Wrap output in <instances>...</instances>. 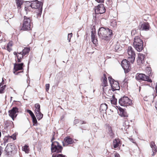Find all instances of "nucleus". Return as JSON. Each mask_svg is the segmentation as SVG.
Returning <instances> with one entry per match:
<instances>
[{
    "label": "nucleus",
    "instance_id": "obj_15",
    "mask_svg": "<svg viewBox=\"0 0 157 157\" xmlns=\"http://www.w3.org/2000/svg\"><path fill=\"white\" fill-rule=\"evenodd\" d=\"M150 26L147 22L141 23L140 24L138 28L140 30L147 31L149 30Z\"/></svg>",
    "mask_w": 157,
    "mask_h": 157
},
{
    "label": "nucleus",
    "instance_id": "obj_57",
    "mask_svg": "<svg viewBox=\"0 0 157 157\" xmlns=\"http://www.w3.org/2000/svg\"><path fill=\"white\" fill-rule=\"evenodd\" d=\"M131 142H133V141H131Z\"/></svg>",
    "mask_w": 157,
    "mask_h": 157
},
{
    "label": "nucleus",
    "instance_id": "obj_31",
    "mask_svg": "<svg viewBox=\"0 0 157 157\" xmlns=\"http://www.w3.org/2000/svg\"><path fill=\"white\" fill-rule=\"evenodd\" d=\"M35 112L40 111V106L39 104L38 103H37L35 104Z\"/></svg>",
    "mask_w": 157,
    "mask_h": 157
},
{
    "label": "nucleus",
    "instance_id": "obj_2",
    "mask_svg": "<svg viewBox=\"0 0 157 157\" xmlns=\"http://www.w3.org/2000/svg\"><path fill=\"white\" fill-rule=\"evenodd\" d=\"M98 34L100 38L105 40H108L112 35L113 32L112 30L108 28L101 27L99 29Z\"/></svg>",
    "mask_w": 157,
    "mask_h": 157
},
{
    "label": "nucleus",
    "instance_id": "obj_40",
    "mask_svg": "<svg viewBox=\"0 0 157 157\" xmlns=\"http://www.w3.org/2000/svg\"><path fill=\"white\" fill-rule=\"evenodd\" d=\"M46 86V91H48L49 90V84H47L45 85Z\"/></svg>",
    "mask_w": 157,
    "mask_h": 157
},
{
    "label": "nucleus",
    "instance_id": "obj_24",
    "mask_svg": "<svg viewBox=\"0 0 157 157\" xmlns=\"http://www.w3.org/2000/svg\"><path fill=\"white\" fill-rule=\"evenodd\" d=\"M24 56V55H23V53L22 52L18 53V54L17 55V61L18 62H21V59Z\"/></svg>",
    "mask_w": 157,
    "mask_h": 157
},
{
    "label": "nucleus",
    "instance_id": "obj_53",
    "mask_svg": "<svg viewBox=\"0 0 157 157\" xmlns=\"http://www.w3.org/2000/svg\"><path fill=\"white\" fill-rule=\"evenodd\" d=\"M14 53V55H16V54H17L16 52H14V53Z\"/></svg>",
    "mask_w": 157,
    "mask_h": 157
},
{
    "label": "nucleus",
    "instance_id": "obj_51",
    "mask_svg": "<svg viewBox=\"0 0 157 157\" xmlns=\"http://www.w3.org/2000/svg\"><path fill=\"white\" fill-rule=\"evenodd\" d=\"M54 139H55V138H54V137H53L52 138V139L51 140V142H53V140Z\"/></svg>",
    "mask_w": 157,
    "mask_h": 157
},
{
    "label": "nucleus",
    "instance_id": "obj_56",
    "mask_svg": "<svg viewBox=\"0 0 157 157\" xmlns=\"http://www.w3.org/2000/svg\"><path fill=\"white\" fill-rule=\"evenodd\" d=\"M11 99H12V97H11Z\"/></svg>",
    "mask_w": 157,
    "mask_h": 157
},
{
    "label": "nucleus",
    "instance_id": "obj_18",
    "mask_svg": "<svg viewBox=\"0 0 157 157\" xmlns=\"http://www.w3.org/2000/svg\"><path fill=\"white\" fill-rule=\"evenodd\" d=\"M150 146L152 148L153 152L152 154H151V156H153L156 154L157 151V147L155 144V142L153 141H152L151 142Z\"/></svg>",
    "mask_w": 157,
    "mask_h": 157
},
{
    "label": "nucleus",
    "instance_id": "obj_36",
    "mask_svg": "<svg viewBox=\"0 0 157 157\" xmlns=\"http://www.w3.org/2000/svg\"><path fill=\"white\" fill-rule=\"evenodd\" d=\"M9 137L13 139V140L16 139V135L15 134H13L11 136H9Z\"/></svg>",
    "mask_w": 157,
    "mask_h": 157
},
{
    "label": "nucleus",
    "instance_id": "obj_41",
    "mask_svg": "<svg viewBox=\"0 0 157 157\" xmlns=\"http://www.w3.org/2000/svg\"><path fill=\"white\" fill-rule=\"evenodd\" d=\"M79 122V121L78 119H75L73 123L74 124H76Z\"/></svg>",
    "mask_w": 157,
    "mask_h": 157
},
{
    "label": "nucleus",
    "instance_id": "obj_43",
    "mask_svg": "<svg viewBox=\"0 0 157 157\" xmlns=\"http://www.w3.org/2000/svg\"><path fill=\"white\" fill-rule=\"evenodd\" d=\"M57 157H66L65 155H63L61 154H59L57 155Z\"/></svg>",
    "mask_w": 157,
    "mask_h": 157
},
{
    "label": "nucleus",
    "instance_id": "obj_20",
    "mask_svg": "<svg viewBox=\"0 0 157 157\" xmlns=\"http://www.w3.org/2000/svg\"><path fill=\"white\" fill-rule=\"evenodd\" d=\"M145 56L144 55L141 53H139L138 55V59H137V62L139 63H143L144 61Z\"/></svg>",
    "mask_w": 157,
    "mask_h": 157
},
{
    "label": "nucleus",
    "instance_id": "obj_28",
    "mask_svg": "<svg viewBox=\"0 0 157 157\" xmlns=\"http://www.w3.org/2000/svg\"><path fill=\"white\" fill-rule=\"evenodd\" d=\"M108 128L109 130L108 133L109 136L111 137V138H113L114 137V134L113 132L112 128L110 127H108Z\"/></svg>",
    "mask_w": 157,
    "mask_h": 157
},
{
    "label": "nucleus",
    "instance_id": "obj_22",
    "mask_svg": "<svg viewBox=\"0 0 157 157\" xmlns=\"http://www.w3.org/2000/svg\"><path fill=\"white\" fill-rule=\"evenodd\" d=\"M120 142L119 140L118 139H115L113 142V145L114 148H116L118 147L120 144Z\"/></svg>",
    "mask_w": 157,
    "mask_h": 157
},
{
    "label": "nucleus",
    "instance_id": "obj_29",
    "mask_svg": "<svg viewBox=\"0 0 157 157\" xmlns=\"http://www.w3.org/2000/svg\"><path fill=\"white\" fill-rule=\"evenodd\" d=\"M30 48H25L22 51V53L24 56H25L28 54L30 51Z\"/></svg>",
    "mask_w": 157,
    "mask_h": 157
},
{
    "label": "nucleus",
    "instance_id": "obj_45",
    "mask_svg": "<svg viewBox=\"0 0 157 157\" xmlns=\"http://www.w3.org/2000/svg\"><path fill=\"white\" fill-rule=\"evenodd\" d=\"M6 48H7V50L9 52H10L12 50L11 47H8L7 46Z\"/></svg>",
    "mask_w": 157,
    "mask_h": 157
},
{
    "label": "nucleus",
    "instance_id": "obj_16",
    "mask_svg": "<svg viewBox=\"0 0 157 157\" xmlns=\"http://www.w3.org/2000/svg\"><path fill=\"white\" fill-rule=\"evenodd\" d=\"M64 142H63V145L64 146H67L68 145L71 144L74 142L73 140L69 136L66 137L64 140Z\"/></svg>",
    "mask_w": 157,
    "mask_h": 157
},
{
    "label": "nucleus",
    "instance_id": "obj_5",
    "mask_svg": "<svg viewBox=\"0 0 157 157\" xmlns=\"http://www.w3.org/2000/svg\"><path fill=\"white\" fill-rule=\"evenodd\" d=\"M63 149L62 147L57 141L52 142L51 150L52 152H61Z\"/></svg>",
    "mask_w": 157,
    "mask_h": 157
},
{
    "label": "nucleus",
    "instance_id": "obj_30",
    "mask_svg": "<svg viewBox=\"0 0 157 157\" xmlns=\"http://www.w3.org/2000/svg\"><path fill=\"white\" fill-rule=\"evenodd\" d=\"M110 25L113 28H115L117 26V22L114 20H112L110 21Z\"/></svg>",
    "mask_w": 157,
    "mask_h": 157
},
{
    "label": "nucleus",
    "instance_id": "obj_37",
    "mask_svg": "<svg viewBox=\"0 0 157 157\" xmlns=\"http://www.w3.org/2000/svg\"><path fill=\"white\" fill-rule=\"evenodd\" d=\"M72 33H69L68 35V40H69V42L70 41V40L71 38L72 37Z\"/></svg>",
    "mask_w": 157,
    "mask_h": 157
},
{
    "label": "nucleus",
    "instance_id": "obj_58",
    "mask_svg": "<svg viewBox=\"0 0 157 157\" xmlns=\"http://www.w3.org/2000/svg\"><path fill=\"white\" fill-rule=\"evenodd\" d=\"M131 142H133V141H131Z\"/></svg>",
    "mask_w": 157,
    "mask_h": 157
},
{
    "label": "nucleus",
    "instance_id": "obj_39",
    "mask_svg": "<svg viewBox=\"0 0 157 157\" xmlns=\"http://www.w3.org/2000/svg\"><path fill=\"white\" fill-rule=\"evenodd\" d=\"M146 70L147 71H148V75L151 73V68L150 67H147Z\"/></svg>",
    "mask_w": 157,
    "mask_h": 157
},
{
    "label": "nucleus",
    "instance_id": "obj_6",
    "mask_svg": "<svg viewBox=\"0 0 157 157\" xmlns=\"http://www.w3.org/2000/svg\"><path fill=\"white\" fill-rule=\"evenodd\" d=\"M23 63H15L13 71V73L16 75H19L20 73L23 72Z\"/></svg>",
    "mask_w": 157,
    "mask_h": 157
},
{
    "label": "nucleus",
    "instance_id": "obj_21",
    "mask_svg": "<svg viewBox=\"0 0 157 157\" xmlns=\"http://www.w3.org/2000/svg\"><path fill=\"white\" fill-rule=\"evenodd\" d=\"M107 109V105L105 104H103L101 105L100 110L101 112L103 113H106Z\"/></svg>",
    "mask_w": 157,
    "mask_h": 157
},
{
    "label": "nucleus",
    "instance_id": "obj_33",
    "mask_svg": "<svg viewBox=\"0 0 157 157\" xmlns=\"http://www.w3.org/2000/svg\"><path fill=\"white\" fill-rule=\"evenodd\" d=\"M121 47L119 44H117L116 45L115 47V49L116 51H118V50H121Z\"/></svg>",
    "mask_w": 157,
    "mask_h": 157
},
{
    "label": "nucleus",
    "instance_id": "obj_17",
    "mask_svg": "<svg viewBox=\"0 0 157 157\" xmlns=\"http://www.w3.org/2000/svg\"><path fill=\"white\" fill-rule=\"evenodd\" d=\"M103 75V77H102V83L101 84V86H103L102 89L103 91L105 93H106V90H105L104 88V87L106 86H108L107 78L106 75L105 74H104Z\"/></svg>",
    "mask_w": 157,
    "mask_h": 157
},
{
    "label": "nucleus",
    "instance_id": "obj_44",
    "mask_svg": "<svg viewBox=\"0 0 157 157\" xmlns=\"http://www.w3.org/2000/svg\"><path fill=\"white\" fill-rule=\"evenodd\" d=\"M104 0H96V1L98 3L103 2Z\"/></svg>",
    "mask_w": 157,
    "mask_h": 157
},
{
    "label": "nucleus",
    "instance_id": "obj_55",
    "mask_svg": "<svg viewBox=\"0 0 157 157\" xmlns=\"http://www.w3.org/2000/svg\"><path fill=\"white\" fill-rule=\"evenodd\" d=\"M109 91H111V90H109Z\"/></svg>",
    "mask_w": 157,
    "mask_h": 157
},
{
    "label": "nucleus",
    "instance_id": "obj_13",
    "mask_svg": "<svg viewBox=\"0 0 157 157\" xmlns=\"http://www.w3.org/2000/svg\"><path fill=\"white\" fill-rule=\"evenodd\" d=\"M95 11L96 14H102L105 11V9L103 4H100L95 7Z\"/></svg>",
    "mask_w": 157,
    "mask_h": 157
},
{
    "label": "nucleus",
    "instance_id": "obj_10",
    "mask_svg": "<svg viewBox=\"0 0 157 157\" xmlns=\"http://www.w3.org/2000/svg\"><path fill=\"white\" fill-rule=\"evenodd\" d=\"M18 112V109L17 107H13L11 110L9 111V115L14 121L17 117Z\"/></svg>",
    "mask_w": 157,
    "mask_h": 157
},
{
    "label": "nucleus",
    "instance_id": "obj_4",
    "mask_svg": "<svg viewBox=\"0 0 157 157\" xmlns=\"http://www.w3.org/2000/svg\"><path fill=\"white\" fill-rule=\"evenodd\" d=\"M31 21L30 17L24 16L21 29L25 31L30 30L31 28Z\"/></svg>",
    "mask_w": 157,
    "mask_h": 157
},
{
    "label": "nucleus",
    "instance_id": "obj_52",
    "mask_svg": "<svg viewBox=\"0 0 157 157\" xmlns=\"http://www.w3.org/2000/svg\"><path fill=\"white\" fill-rule=\"evenodd\" d=\"M151 96L152 97V98H153V99L154 98V96H153V95H152Z\"/></svg>",
    "mask_w": 157,
    "mask_h": 157
},
{
    "label": "nucleus",
    "instance_id": "obj_27",
    "mask_svg": "<svg viewBox=\"0 0 157 157\" xmlns=\"http://www.w3.org/2000/svg\"><path fill=\"white\" fill-rule=\"evenodd\" d=\"M105 4L106 5L105 6V7L109 8L111 7L112 4L111 0H107Z\"/></svg>",
    "mask_w": 157,
    "mask_h": 157
},
{
    "label": "nucleus",
    "instance_id": "obj_7",
    "mask_svg": "<svg viewBox=\"0 0 157 157\" xmlns=\"http://www.w3.org/2000/svg\"><path fill=\"white\" fill-rule=\"evenodd\" d=\"M119 102L121 106H127L132 104V101L128 97L125 96L119 100Z\"/></svg>",
    "mask_w": 157,
    "mask_h": 157
},
{
    "label": "nucleus",
    "instance_id": "obj_50",
    "mask_svg": "<svg viewBox=\"0 0 157 157\" xmlns=\"http://www.w3.org/2000/svg\"><path fill=\"white\" fill-rule=\"evenodd\" d=\"M155 90L156 91V92L157 93V84H156V86L155 87Z\"/></svg>",
    "mask_w": 157,
    "mask_h": 157
},
{
    "label": "nucleus",
    "instance_id": "obj_26",
    "mask_svg": "<svg viewBox=\"0 0 157 157\" xmlns=\"http://www.w3.org/2000/svg\"><path fill=\"white\" fill-rule=\"evenodd\" d=\"M3 81V78H2V82ZM2 82L0 84V93L2 94L4 93V90H5V88L6 87V85L3 86L2 85Z\"/></svg>",
    "mask_w": 157,
    "mask_h": 157
},
{
    "label": "nucleus",
    "instance_id": "obj_23",
    "mask_svg": "<svg viewBox=\"0 0 157 157\" xmlns=\"http://www.w3.org/2000/svg\"><path fill=\"white\" fill-rule=\"evenodd\" d=\"M35 113L38 120H40L43 117V114L41 113L40 111L35 112Z\"/></svg>",
    "mask_w": 157,
    "mask_h": 157
},
{
    "label": "nucleus",
    "instance_id": "obj_19",
    "mask_svg": "<svg viewBox=\"0 0 157 157\" xmlns=\"http://www.w3.org/2000/svg\"><path fill=\"white\" fill-rule=\"evenodd\" d=\"M91 41L94 44H96L97 43L98 40L95 38V33H94L93 31L91 32Z\"/></svg>",
    "mask_w": 157,
    "mask_h": 157
},
{
    "label": "nucleus",
    "instance_id": "obj_3",
    "mask_svg": "<svg viewBox=\"0 0 157 157\" xmlns=\"http://www.w3.org/2000/svg\"><path fill=\"white\" fill-rule=\"evenodd\" d=\"M133 46L138 52H140L143 50V42L139 36H136L134 38Z\"/></svg>",
    "mask_w": 157,
    "mask_h": 157
},
{
    "label": "nucleus",
    "instance_id": "obj_49",
    "mask_svg": "<svg viewBox=\"0 0 157 157\" xmlns=\"http://www.w3.org/2000/svg\"><path fill=\"white\" fill-rule=\"evenodd\" d=\"M155 108L157 110V101H156V102L155 104Z\"/></svg>",
    "mask_w": 157,
    "mask_h": 157
},
{
    "label": "nucleus",
    "instance_id": "obj_25",
    "mask_svg": "<svg viewBox=\"0 0 157 157\" xmlns=\"http://www.w3.org/2000/svg\"><path fill=\"white\" fill-rule=\"evenodd\" d=\"M119 109L121 111L120 114L122 117H127L128 116L126 113L123 109L120 107Z\"/></svg>",
    "mask_w": 157,
    "mask_h": 157
},
{
    "label": "nucleus",
    "instance_id": "obj_48",
    "mask_svg": "<svg viewBox=\"0 0 157 157\" xmlns=\"http://www.w3.org/2000/svg\"><path fill=\"white\" fill-rule=\"evenodd\" d=\"M57 155L53 154L52 155V157H57Z\"/></svg>",
    "mask_w": 157,
    "mask_h": 157
},
{
    "label": "nucleus",
    "instance_id": "obj_34",
    "mask_svg": "<svg viewBox=\"0 0 157 157\" xmlns=\"http://www.w3.org/2000/svg\"><path fill=\"white\" fill-rule=\"evenodd\" d=\"M32 120H33V122L34 123H36L37 122V121L36 119V117H35V115L33 116V117H31Z\"/></svg>",
    "mask_w": 157,
    "mask_h": 157
},
{
    "label": "nucleus",
    "instance_id": "obj_14",
    "mask_svg": "<svg viewBox=\"0 0 157 157\" xmlns=\"http://www.w3.org/2000/svg\"><path fill=\"white\" fill-rule=\"evenodd\" d=\"M15 149L14 145L9 144L7 145L5 149V151L7 155H10Z\"/></svg>",
    "mask_w": 157,
    "mask_h": 157
},
{
    "label": "nucleus",
    "instance_id": "obj_47",
    "mask_svg": "<svg viewBox=\"0 0 157 157\" xmlns=\"http://www.w3.org/2000/svg\"><path fill=\"white\" fill-rule=\"evenodd\" d=\"M81 122L80 123L81 124H86V122H85V121H81Z\"/></svg>",
    "mask_w": 157,
    "mask_h": 157
},
{
    "label": "nucleus",
    "instance_id": "obj_32",
    "mask_svg": "<svg viewBox=\"0 0 157 157\" xmlns=\"http://www.w3.org/2000/svg\"><path fill=\"white\" fill-rule=\"evenodd\" d=\"M28 146L26 145H25L24 147H23V150L27 153H28L29 150L28 149Z\"/></svg>",
    "mask_w": 157,
    "mask_h": 157
},
{
    "label": "nucleus",
    "instance_id": "obj_8",
    "mask_svg": "<svg viewBox=\"0 0 157 157\" xmlns=\"http://www.w3.org/2000/svg\"><path fill=\"white\" fill-rule=\"evenodd\" d=\"M127 52L128 54V59L132 63L134 62L135 57L136 54L132 48L131 46H129L127 50Z\"/></svg>",
    "mask_w": 157,
    "mask_h": 157
},
{
    "label": "nucleus",
    "instance_id": "obj_42",
    "mask_svg": "<svg viewBox=\"0 0 157 157\" xmlns=\"http://www.w3.org/2000/svg\"><path fill=\"white\" fill-rule=\"evenodd\" d=\"M12 46V43L11 42H9L7 44V46L8 47H11Z\"/></svg>",
    "mask_w": 157,
    "mask_h": 157
},
{
    "label": "nucleus",
    "instance_id": "obj_9",
    "mask_svg": "<svg viewBox=\"0 0 157 157\" xmlns=\"http://www.w3.org/2000/svg\"><path fill=\"white\" fill-rule=\"evenodd\" d=\"M108 79L111 86L112 90L113 91L120 89L119 84L117 82L115 81L111 77H109Z\"/></svg>",
    "mask_w": 157,
    "mask_h": 157
},
{
    "label": "nucleus",
    "instance_id": "obj_59",
    "mask_svg": "<svg viewBox=\"0 0 157 157\" xmlns=\"http://www.w3.org/2000/svg\"><path fill=\"white\" fill-rule=\"evenodd\" d=\"M133 142V143H135V142Z\"/></svg>",
    "mask_w": 157,
    "mask_h": 157
},
{
    "label": "nucleus",
    "instance_id": "obj_54",
    "mask_svg": "<svg viewBox=\"0 0 157 157\" xmlns=\"http://www.w3.org/2000/svg\"><path fill=\"white\" fill-rule=\"evenodd\" d=\"M1 132H0V137H1Z\"/></svg>",
    "mask_w": 157,
    "mask_h": 157
},
{
    "label": "nucleus",
    "instance_id": "obj_38",
    "mask_svg": "<svg viewBox=\"0 0 157 157\" xmlns=\"http://www.w3.org/2000/svg\"><path fill=\"white\" fill-rule=\"evenodd\" d=\"M111 103L112 104L116 105L117 103V99H114L111 100Z\"/></svg>",
    "mask_w": 157,
    "mask_h": 157
},
{
    "label": "nucleus",
    "instance_id": "obj_35",
    "mask_svg": "<svg viewBox=\"0 0 157 157\" xmlns=\"http://www.w3.org/2000/svg\"><path fill=\"white\" fill-rule=\"evenodd\" d=\"M27 112L30 114V115L31 117L34 116V114L33 112L30 110H27Z\"/></svg>",
    "mask_w": 157,
    "mask_h": 157
},
{
    "label": "nucleus",
    "instance_id": "obj_1",
    "mask_svg": "<svg viewBox=\"0 0 157 157\" xmlns=\"http://www.w3.org/2000/svg\"><path fill=\"white\" fill-rule=\"evenodd\" d=\"M17 8L18 9L23 7H25L26 11H29L31 8L38 9L36 11L37 15L40 16L42 10L43 3L37 0L29 2H24L23 0H15Z\"/></svg>",
    "mask_w": 157,
    "mask_h": 157
},
{
    "label": "nucleus",
    "instance_id": "obj_12",
    "mask_svg": "<svg viewBox=\"0 0 157 157\" xmlns=\"http://www.w3.org/2000/svg\"><path fill=\"white\" fill-rule=\"evenodd\" d=\"M121 65L125 73L129 71L131 67L129 66V61L126 59L123 60L121 63Z\"/></svg>",
    "mask_w": 157,
    "mask_h": 157
},
{
    "label": "nucleus",
    "instance_id": "obj_11",
    "mask_svg": "<svg viewBox=\"0 0 157 157\" xmlns=\"http://www.w3.org/2000/svg\"><path fill=\"white\" fill-rule=\"evenodd\" d=\"M136 78L137 80H143L151 82L152 80L149 78L148 76L143 74H137L136 76Z\"/></svg>",
    "mask_w": 157,
    "mask_h": 157
},
{
    "label": "nucleus",
    "instance_id": "obj_46",
    "mask_svg": "<svg viewBox=\"0 0 157 157\" xmlns=\"http://www.w3.org/2000/svg\"><path fill=\"white\" fill-rule=\"evenodd\" d=\"M115 157H120V155L117 153H116L114 154Z\"/></svg>",
    "mask_w": 157,
    "mask_h": 157
}]
</instances>
